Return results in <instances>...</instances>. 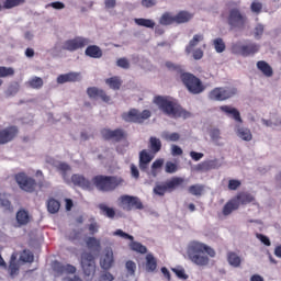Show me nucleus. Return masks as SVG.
<instances>
[{"mask_svg":"<svg viewBox=\"0 0 281 281\" xmlns=\"http://www.w3.org/2000/svg\"><path fill=\"white\" fill-rule=\"evenodd\" d=\"M20 260L22 262H34V255L30 250H24L20 256Z\"/></svg>","mask_w":281,"mask_h":281,"instance_id":"51","label":"nucleus"},{"mask_svg":"<svg viewBox=\"0 0 281 281\" xmlns=\"http://www.w3.org/2000/svg\"><path fill=\"white\" fill-rule=\"evenodd\" d=\"M233 54H237L238 56H243L247 58L248 56H254L260 52V46L257 43L248 42L243 44L241 42H236L232 45Z\"/></svg>","mask_w":281,"mask_h":281,"instance_id":"7","label":"nucleus"},{"mask_svg":"<svg viewBox=\"0 0 281 281\" xmlns=\"http://www.w3.org/2000/svg\"><path fill=\"white\" fill-rule=\"evenodd\" d=\"M221 168V164L218 162V159L213 160H204L196 165L195 170L198 172H209V170H216Z\"/></svg>","mask_w":281,"mask_h":281,"instance_id":"19","label":"nucleus"},{"mask_svg":"<svg viewBox=\"0 0 281 281\" xmlns=\"http://www.w3.org/2000/svg\"><path fill=\"white\" fill-rule=\"evenodd\" d=\"M203 190H205V187H203V184H193L189 187V192L193 196H201L203 194Z\"/></svg>","mask_w":281,"mask_h":281,"instance_id":"46","label":"nucleus"},{"mask_svg":"<svg viewBox=\"0 0 281 281\" xmlns=\"http://www.w3.org/2000/svg\"><path fill=\"white\" fill-rule=\"evenodd\" d=\"M85 54L89 58H102V48L98 45H90L86 48Z\"/></svg>","mask_w":281,"mask_h":281,"instance_id":"27","label":"nucleus"},{"mask_svg":"<svg viewBox=\"0 0 281 281\" xmlns=\"http://www.w3.org/2000/svg\"><path fill=\"white\" fill-rule=\"evenodd\" d=\"M89 45V38L87 37H75L72 40H67L64 42L61 49L66 52H78V49H82Z\"/></svg>","mask_w":281,"mask_h":281,"instance_id":"13","label":"nucleus"},{"mask_svg":"<svg viewBox=\"0 0 281 281\" xmlns=\"http://www.w3.org/2000/svg\"><path fill=\"white\" fill-rule=\"evenodd\" d=\"M257 69L259 71H261V74L266 78H272L273 77V68L271 67V65H269V63H267L265 60L257 61Z\"/></svg>","mask_w":281,"mask_h":281,"instance_id":"23","label":"nucleus"},{"mask_svg":"<svg viewBox=\"0 0 281 281\" xmlns=\"http://www.w3.org/2000/svg\"><path fill=\"white\" fill-rule=\"evenodd\" d=\"M213 45L217 54H223V52H225V42H223V38H215Z\"/></svg>","mask_w":281,"mask_h":281,"instance_id":"47","label":"nucleus"},{"mask_svg":"<svg viewBox=\"0 0 281 281\" xmlns=\"http://www.w3.org/2000/svg\"><path fill=\"white\" fill-rule=\"evenodd\" d=\"M210 137H211L212 142H214V144H216L217 146H221V144H218V142L221 139V130H218V128L211 130Z\"/></svg>","mask_w":281,"mask_h":281,"instance_id":"53","label":"nucleus"},{"mask_svg":"<svg viewBox=\"0 0 281 281\" xmlns=\"http://www.w3.org/2000/svg\"><path fill=\"white\" fill-rule=\"evenodd\" d=\"M80 72H67L57 77V85H65L66 82H80Z\"/></svg>","mask_w":281,"mask_h":281,"instance_id":"22","label":"nucleus"},{"mask_svg":"<svg viewBox=\"0 0 281 281\" xmlns=\"http://www.w3.org/2000/svg\"><path fill=\"white\" fill-rule=\"evenodd\" d=\"M161 166H164V159L159 158V159H156L153 165H151V175L154 177H157V170L158 168H161Z\"/></svg>","mask_w":281,"mask_h":281,"instance_id":"55","label":"nucleus"},{"mask_svg":"<svg viewBox=\"0 0 281 281\" xmlns=\"http://www.w3.org/2000/svg\"><path fill=\"white\" fill-rule=\"evenodd\" d=\"M9 271H10V276L19 274V265L16 263V254L11 255Z\"/></svg>","mask_w":281,"mask_h":281,"instance_id":"41","label":"nucleus"},{"mask_svg":"<svg viewBox=\"0 0 281 281\" xmlns=\"http://www.w3.org/2000/svg\"><path fill=\"white\" fill-rule=\"evenodd\" d=\"M52 267L53 271L57 273V276H63V273H65V265H63L60 261H54Z\"/></svg>","mask_w":281,"mask_h":281,"instance_id":"52","label":"nucleus"},{"mask_svg":"<svg viewBox=\"0 0 281 281\" xmlns=\"http://www.w3.org/2000/svg\"><path fill=\"white\" fill-rule=\"evenodd\" d=\"M204 251L210 256V258H214L216 256V251L212 247L201 241H191L188 246L187 254L194 265H198L199 267H206V265H210V258L201 255Z\"/></svg>","mask_w":281,"mask_h":281,"instance_id":"2","label":"nucleus"},{"mask_svg":"<svg viewBox=\"0 0 281 281\" xmlns=\"http://www.w3.org/2000/svg\"><path fill=\"white\" fill-rule=\"evenodd\" d=\"M256 238H258V240H260L263 245H266V247H271V240L269 239V237L260 233H257Z\"/></svg>","mask_w":281,"mask_h":281,"instance_id":"61","label":"nucleus"},{"mask_svg":"<svg viewBox=\"0 0 281 281\" xmlns=\"http://www.w3.org/2000/svg\"><path fill=\"white\" fill-rule=\"evenodd\" d=\"M237 136L243 139L244 142H251L254 139V135L251 134V130L247 127H238L237 131Z\"/></svg>","mask_w":281,"mask_h":281,"instance_id":"33","label":"nucleus"},{"mask_svg":"<svg viewBox=\"0 0 281 281\" xmlns=\"http://www.w3.org/2000/svg\"><path fill=\"white\" fill-rule=\"evenodd\" d=\"M154 104H157L158 109H160L165 115L173 117V120L179 117L188 120L189 117H192V113L188 112V110L183 109L177 102L168 99L167 97L156 95L154 98Z\"/></svg>","mask_w":281,"mask_h":281,"instance_id":"1","label":"nucleus"},{"mask_svg":"<svg viewBox=\"0 0 281 281\" xmlns=\"http://www.w3.org/2000/svg\"><path fill=\"white\" fill-rule=\"evenodd\" d=\"M0 205L4 207V210H12V203L8 199V194L0 193Z\"/></svg>","mask_w":281,"mask_h":281,"instance_id":"48","label":"nucleus"},{"mask_svg":"<svg viewBox=\"0 0 281 281\" xmlns=\"http://www.w3.org/2000/svg\"><path fill=\"white\" fill-rule=\"evenodd\" d=\"M153 159H155V156L150 155L148 150L146 149L140 150L139 160H138L139 169L143 172H146V170H148V165L150 164V161H153Z\"/></svg>","mask_w":281,"mask_h":281,"instance_id":"21","label":"nucleus"},{"mask_svg":"<svg viewBox=\"0 0 281 281\" xmlns=\"http://www.w3.org/2000/svg\"><path fill=\"white\" fill-rule=\"evenodd\" d=\"M227 262L231 265V267H235L237 269L240 267L243 259H240V256L234 251H228L227 252Z\"/></svg>","mask_w":281,"mask_h":281,"instance_id":"30","label":"nucleus"},{"mask_svg":"<svg viewBox=\"0 0 281 281\" xmlns=\"http://www.w3.org/2000/svg\"><path fill=\"white\" fill-rule=\"evenodd\" d=\"M238 203L233 198L224 205L222 214L224 216H229V214H232V212H235V210H238Z\"/></svg>","mask_w":281,"mask_h":281,"instance_id":"32","label":"nucleus"},{"mask_svg":"<svg viewBox=\"0 0 281 281\" xmlns=\"http://www.w3.org/2000/svg\"><path fill=\"white\" fill-rule=\"evenodd\" d=\"M251 12H256L257 14H260L262 12V3L260 2H252L250 5Z\"/></svg>","mask_w":281,"mask_h":281,"instance_id":"63","label":"nucleus"},{"mask_svg":"<svg viewBox=\"0 0 281 281\" xmlns=\"http://www.w3.org/2000/svg\"><path fill=\"white\" fill-rule=\"evenodd\" d=\"M183 183V178L175 177L171 180L166 181L164 184H156L154 188V193L158 196H164L166 192H172L176 188H179Z\"/></svg>","mask_w":281,"mask_h":281,"instance_id":"10","label":"nucleus"},{"mask_svg":"<svg viewBox=\"0 0 281 281\" xmlns=\"http://www.w3.org/2000/svg\"><path fill=\"white\" fill-rule=\"evenodd\" d=\"M60 210V202L54 198L49 199L47 202V211L49 214H57Z\"/></svg>","mask_w":281,"mask_h":281,"instance_id":"39","label":"nucleus"},{"mask_svg":"<svg viewBox=\"0 0 281 281\" xmlns=\"http://www.w3.org/2000/svg\"><path fill=\"white\" fill-rule=\"evenodd\" d=\"M233 199L236 201L238 207H240V205H249V203L256 201V196L247 191L238 192Z\"/></svg>","mask_w":281,"mask_h":281,"instance_id":"20","label":"nucleus"},{"mask_svg":"<svg viewBox=\"0 0 281 281\" xmlns=\"http://www.w3.org/2000/svg\"><path fill=\"white\" fill-rule=\"evenodd\" d=\"M162 138H165L166 142H179L181 139V135L177 132L173 133H164Z\"/></svg>","mask_w":281,"mask_h":281,"instance_id":"50","label":"nucleus"},{"mask_svg":"<svg viewBox=\"0 0 281 281\" xmlns=\"http://www.w3.org/2000/svg\"><path fill=\"white\" fill-rule=\"evenodd\" d=\"M8 76H14V68L0 66V78H8Z\"/></svg>","mask_w":281,"mask_h":281,"instance_id":"54","label":"nucleus"},{"mask_svg":"<svg viewBox=\"0 0 281 281\" xmlns=\"http://www.w3.org/2000/svg\"><path fill=\"white\" fill-rule=\"evenodd\" d=\"M220 109L223 111V113H226V115H232L235 122L243 123V119L240 117V112L236 110V108H232L229 105H222Z\"/></svg>","mask_w":281,"mask_h":281,"instance_id":"24","label":"nucleus"},{"mask_svg":"<svg viewBox=\"0 0 281 281\" xmlns=\"http://www.w3.org/2000/svg\"><path fill=\"white\" fill-rule=\"evenodd\" d=\"M115 262V259L113 257V249L105 248L103 256L100 259V267L104 271H109L111 267H113V263Z\"/></svg>","mask_w":281,"mask_h":281,"instance_id":"17","label":"nucleus"},{"mask_svg":"<svg viewBox=\"0 0 281 281\" xmlns=\"http://www.w3.org/2000/svg\"><path fill=\"white\" fill-rule=\"evenodd\" d=\"M15 181L21 190L24 192H34L36 190V180L29 177L25 172H19L15 175Z\"/></svg>","mask_w":281,"mask_h":281,"instance_id":"9","label":"nucleus"},{"mask_svg":"<svg viewBox=\"0 0 281 281\" xmlns=\"http://www.w3.org/2000/svg\"><path fill=\"white\" fill-rule=\"evenodd\" d=\"M177 170H179V165H177L172 161L166 162L165 172H167V175H175V172H177Z\"/></svg>","mask_w":281,"mask_h":281,"instance_id":"49","label":"nucleus"},{"mask_svg":"<svg viewBox=\"0 0 281 281\" xmlns=\"http://www.w3.org/2000/svg\"><path fill=\"white\" fill-rule=\"evenodd\" d=\"M171 271L176 273L177 278L180 280H188V274H186V270L183 268H172Z\"/></svg>","mask_w":281,"mask_h":281,"instance_id":"57","label":"nucleus"},{"mask_svg":"<svg viewBox=\"0 0 281 281\" xmlns=\"http://www.w3.org/2000/svg\"><path fill=\"white\" fill-rule=\"evenodd\" d=\"M122 79L117 76L105 79V85H108L110 89H113V91H120L122 88Z\"/></svg>","mask_w":281,"mask_h":281,"instance_id":"29","label":"nucleus"},{"mask_svg":"<svg viewBox=\"0 0 281 281\" xmlns=\"http://www.w3.org/2000/svg\"><path fill=\"white\" fill-rule=\"evenodd\" d=\"M125 267H126V271H127V273H130V276H135V271L137 269V265L135 263V261H133V260L126 261Z\"/></svg>","mask_w":281,"mask_h":281,"instance_id":"56","label":"nucleus"},{"mask_svg":"<svg viewBox=\"0 0 281 281\" xmlns=\"http://www.w3.org/2000/svg\"><path fill=\"white\" fill-rule=\"evenodd\" d=\"M227 23L232 30H245L247 25V15L238 8L228 11Z\"/></svg>","mask_w":281,"mask_h":281,"instance_id":"5","label":"nucleus"},{"mask_svg":"<svg viewBox=\"0 0 281 281\" xmlns=\"http://www.w3.org/2000/svg\"><path fill=\"white\" fill-rule=\"evenodd\" d=\"M194 15L188 11H180L175 15V23L178 25H181L182 23H188L189 21H192V18Z\"/></svg>","mask_w":281,"mask_h":281,"instance_id":"26","label":"nucleus"},{"mask_svg":"<svg viewBox=\"0 0 281 281\" xmlns=\"http://www.w3.org/2000/svg\"><path fill=\"white\" fill-rule=\"evenodd\" d=\"M165 66L167 67V69L169 71H173L175 74L180 76V80H181V77L183 76V74H188V72H186V70H184L182 65L175 64L172 61H166Z\"/></svg>","mask_w":281,"mask_h":281,"instance_id":"28","label":"nucleus"},{"mask_svg":"<svg viewBox=\"0 0 281 281\" xmlns=\"http://www.w3.org/2000/svg\"><path fill=\"white\" fill-rule=\"evenodd\" d=\"M70 186H75L76 188H81V190H87L91 192L93 190V183L87 177L80 173H74L70 179Z\"/></svg>","mask_w":281,"mask_h":281,"instance_id":"15","label":"nucleus"},{"mask_svg":"<svg viewBox=\"0 0 281 281\" xmlns=\"http://www.w3.org/2000/svg\"><path fill=\"white\" fill-rule=\"evenodd\" d=\"M238 93L236 88H214L210 91L209 98L215 102H224V100H229V98H234Z\"/></svg>","mask_w":281,"mask_h":281,"instance_id":"8","label":"nucleus"},{"mask_svg":"<svg viewBox=\"0 0 281 281\" xmlns=\"http://www.w3.org/2000/svg\"><path fill=\"white\" fill-rule=\"evenodd\" d=\"M160 25H172L175 22V15L170 12H165L159 19Z\"/></svg>","mask_w":281,"mask_h":281,"instance_id":"43","label":"nucleus"},{"mask_svg":"<svg viewBox=\"0 0 281 281\" xmlns=\"http://www.w3.org/2000/svg\"><path fill=\"white\" fill-rule=\"evenodd\" d=\"M101 135L103 137V139H105L106 142H124V139H126V137H128V135L126 134V131L122 130V128H116V130H111V128H103L101 131Z\"/></svg>","mask_w":281,"mask_h":281,"instance_id":"12","label":"nucleus"},{"mask_svg":"<svg viewBox=\"0 0 281 281\" xmlns=\"http://www.w3.org/2000/svg\"><path fill=\"white\" fill-rule=\"evenodd\" d=\"M113 236H120V238H124V240H134L133 235H130V234H127V233H124V231H122V229H116V231L113 233Z\"/></svg>","mask_w":281,"mask_h":281,"instance_id":"58","label":"nucleus"},{"mask_svg":"<svg viewBox=\"0 0 281 281\" xmlns=\"http://www.w3.org/2000/svg\"><path fill=\"white\" fill-rule=\"evenodd\" d=\"M92 183L99 192H113V190L123 186L124 179L117 176L98 175L92 178Z\"/></svg>","mask_w":281,"mask_h":281,"instance_id":"3","label":"nucleus"},{"mask_svg":"<svg viewBox=\"0 0 281 281\" xmlns=\"http://www.w3.org/2000/svg\"><path fill=\"white\" fill-rule=\"evenodd\" d=\"M148 148L150 149V153H153L154 155H157V153H159V150H161V139L151 136L149 138V146Z\"/></svg>","mask_w":281,"mask_h":281,"instance_id":"34","label":"nucleus"},{"mask_svg":"<svg viewBox=\"0 0 281 281\" xmlns=\"http://www.w3.org/2000/svg\"><path fill=\"white\" fill-rule=\"evenodd\" d=\"M23 3H25V0H4L3 10H12V8H19Z\"/></svg>","mask_w":281,"mask_h":281,"instance_id":"44","label":"nucleus"},{"mask_svg":"<svg viewBox=\"0 0 281 281\" xmlns=\"http://www.w3.org/2000/svg\"><path fill=\"white\" fill-rule=\"evenodd\" d=\"M120 200L121 204L123 205V210L126 212H131V210H144V204L137 196L122 195Z\"/></svg>","mask_w":281,"mask_h":281,"instance_id":"14","label":"nucleus"},{"mask_svg":"<svg viewBox=\"0 0 281 281\" xmlns=\"http://www.w3.org/2000/svg\"><path fill=\"white\" fill-rule=\"evenodd\" d=\"M86 245H87L88 249H91L92 251H100V249H102L100 239H98L95 237H88L86 239Z\"/></svg>","mask_w":281,"mask_h":281,"instance_id":"35","label":"nucleus"},{"mask_svg":"<svg viewBox=\"0 0 281 281\" xmlns=\"http://www.w3.org/2000/svg\"><path fill=\"white\" fill-rule=\"evenodd\" d=\"M117 67H121V69H128L131 67V64L128 63V59L126 58H120L116 61Z\"/></svg>","mask_w":281,"mask_h":281,"instance_id":"62","label":"nucleus"},{"mask_svg":"<svg viewBox=\"0 0 281 281\" xmlns=\"http://www.w3.org/2000/svg\"><path fill=\"white\" fill-rule=\"evenodd\" d=\"M30 213L25 210H20L16 213V221L19 225H27L30 223Z\"/></svg>","mask_w":281,"mask_h":281,"instance_id":"36","label":"nucleus"},{"mask_svg":"<svg viewBox=\"0 0 281 281\" xmlns=\"http://www.w3.org/2000/svg\"><path fill=\"white\" fill-rule=\"evenodd\" d=\"M81 269L88 278L95 276V257L91 252H83L81 255Z\"/></svg>","mask_w":281,"mask_h":281,"instance_id":"11","label":"nucleus"},{"mask_svg":"<svg viewBox=\"0 0 281 281\" xmlns=\"http://www.w3.org/2000/svg\"><path fill=\"white\" fill-rule=\"evenodd\" d=\"M57 170L60 172L65 183H67V186H71V181H69V177L67 176V172L71 171V166L67 162H59L57 165Z\"/></svg>","mask_w":281,"mask_h":281,"instance_id":"25","label":"nucleus"},{"mask_svg":"<svg viewBox=\"0 0 281 281\" xmlns=\"http://www.w3.org/2000/svg\"><path fill=\"white\" fill-rule=\"evenodd\" d=\"M27 87H31V89H42L43 88V78L41 77H33L26 82Z\"/></svg>","mask_w":281,"mask_h":281,"instance_id":"45","label":"nucleus"},{"mask_svg":"<svg viewBox=\"0 0 281 281\" xmlns=\"http://www.w3.org/2000/svg\"><path fill=\"white\" fill-rule=\"evenodd\" d=\"M201 41H203V34H195L186 46V54H192V52H194V48L196 47V45H199V43H201Z\"/></svg>","mask_w":281,"mask_h":281,"instance_id":"31","label":"nucleus"},{"mask_svg":"<svg viewBox=\"0 0 281 281\" xmlns=\"http://www.w3.org/2000/svg\"><path fill=\"white\" fill-rule=\"evenodd\" d=\"M181 82L188 89L189 93H193V95H199V93H203V91H205L203 81L192 72L183 74L181 76Z\"/></svg>","mask_w":281,"mask_h":281,"instance_id":"4","label":"nucleus"},{"mask_svg":"<svg viewBox=\"0 0 281 281\" xmlns=\"http://www.w3.org/2000/svg\"><path fill=\"white\" fill-rule=\"evenodd\" d=\"M88 231L90 232L91 236H95L98 232L100 231V224L98 222H92L88 225Z\"/></svg>","mask_w":281,"mask_h":281,"instance_id":"59","label":"nucleus"},{"mask_svg":"<svg viewBox=\"0 0 281 281\" xmlns=\"http://www.w3.org/2000/svg\"><path fill=\"white\" fill-rule=\"evenodd\" d=\"M87 94L92 100H98L100 98L103 102H111V97H109L104 90L95 87L88 88Z\"/></svg>","mask_w":281,"mask_h":281,"instance_id":"18","label":"nucleus"},{"mask_svg":"<svg viewBox=\"0 0 281 281\" xmlns=\"http://www.w3.org/2000/svg\"><path fill=\"white\" fill-rule=\"evenodd\" d=\"M134 23L139 25V27H148L149 30L155 29V21L150 19L137 18L134 20Z\"/></svg>","mask_w":281,"mask_h":281,"instance_id":"38","label":"nucleus"},{"mask_svg":"<svg viewBox=\"0 0 281 281\" xmlns=\"http://www.w3.org/2000/svg\"><path fill=\"white\" fill-rule=\"evenodd\" d=\"M130 248L132 249V251H136V254H147L148 252V248H146V246H144L139 241L132 240V243L130 244Z\"/></svg>","mask_w":281,"mask_h":281,"instance_id":"42","label":"nucleus"},{"mask_svg":"<svg viewBox=\"0 0 281 281\" xmlns=\"http://www.w3.org/2000/svg\"><path fill=\"white\" fill-rule=\"evenodd\" d=\"M153 115L150 110H143L142 112L135 108L130 109L128 112H124L121 117L124 122H130L132 124H144Z\"/></svg>","mask_w":281,"mask_h":281,"instance_id":"6","label":"nucleus"},{"mask_svg":"<svg viewBox=\"0 0 281 281\" xmlns=\"http://www.w3.org/2000/svg\"><path fill=\"white\" fill-rule=\"evenodd\" d=\"M98 207L101 211V214L106 216V218H115V210L113 207H109L104 203L99 204Z\"/></svg>","mask_w":281,"mask_h":281,"instance_id":"37","label":"nucleus"},{"mask_svg":"<svg viewBox=\"0 0 281 281\" xmlns=\"http://www.w3.org/2000/svg\"><path fill=\"white\" fill-rule=\"evenodd\" d=\"M115 278L111 274V272H104L100 276L99 281H114Z\"/></svg>","mask_w":281,"mask_h":281,"instance_id":"64","label":"nucleus"},{"mask_svg":"<svg viewBox=\"0 0 281 281\" xmlns=\"http://www.w3.org/2000/svg\"><path fill=\"white\" fill-rule=\"evenodd\" d=\"M19 135V127L11 125L3 130H0V146L4 144H10Z\"/></svg>","mask_w":281,"mask_h":281,"instance_id":"16","label":"nucleus"},{"mask_svg":"<svg viewBox=\"0 0 281 281\" xmlns=\"http://www.w3.org/2000/svg\"><path fill=\"white\" fill-rule=\"evenodd\" d=\"M240 186H243V182H240V180H236V179H231L228 181V190H237Z\"/></svg>","mask_w":281,"mask_h":281,"instance_id":"60","label":"nucleus"},{"mask_svg":"<svg viewBox=\"0 0 281 281\" xmlns=\"http://www.w3.org/2000/svg\"><path fill=\"white\" fill-rule=\"evenodd\" d=\"M146 269L147 271H155L157 269V259L153 254H147L146 256Z\"/></svg>","mask_w":281,"mask_h":281,"instance_id":"40","label":"nucleus"}]
</instances>
